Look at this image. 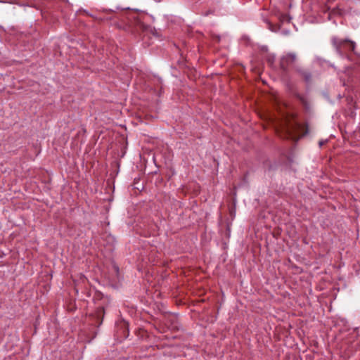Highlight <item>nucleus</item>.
Returning <instances> with one entry per match:
<instances>
[{"instance_id": "obj_3", "label": "nucleus", "mask_w": 360, "mask_h": 360, "mask_svg": "<svg viewBox=\"0 0 360 360\" xmlns=\"http://www.w3.org/2000/svg\"><path fill=\"white\" fill-rule=\"evenodd\" d=\"M136 30L143 34V40H145L146 37L150 38V36L158 37V32L154 27L145 25L141 21L137 22Z\"/></svg>"}, {"instance_id": "obj_4", "label": "nucleus", "mask_w": 360, "mask_h": 360, "mask_svg": "<svg viewBox=\"0 0 360 360\" xmlns=\"http://www.w3.org/2000/svg\"><path fill=\"white\" fill-rule=\"evenodd\" d=\"M105 316V307L103 306L98 307L96 311L90 315L91 324L96 327H99Z\"/></svg>"}, {"instance_id": "obj_7", "label": "nucleus", "mask_w": 360, "mask_h": 360, "mask_svg": "<svg viewBox=\"0 0 360 360\" xmlns=\"http://www.w3.org/2000/svg\"><path fill=\"white\" fill-rule=\"evenodd\" d=\"M117 333L120 334V338L126 339L129 334L128 324L127 323H121L117 328Z\"/></svg>"}, {"instance_id": "obj_8", "label": "nucleus", "mask_w": 360, "mask_h": 360, "mask_svg": "<svg viewBox=\"0 0 360 360\" xmlns=\"http://www.w3.org/2000/svg\"><path fill=\"white\" fill-rule=\"evenodd\" d=\"M101 11L105 13H112L115 12L112 9H108V8H103L101 10Z\"/></svg>"}, {"instance_id": "obj_9", "label": "nucleus", "mask_w": 360, "mask_h": 360, "mask_svg": "<svg viewBox=\"0 0 360 360\" xmlns=\"http://www.w3.org/2000/svg\"><path fill=\"white\" fill-rule=\"evenodd\" d=\"M274 56L272 57V58L271 57H269L267 59L268 63H270V64H272L274 63Z\"/></svg>"}, {"instance_id": "obj_2", "label": "nucleus", "mask_w": 360, "mask_h": 360, "mask_svg": "<svg viewBox=\"0 0 360 360\" xmlns=\"http://www.w3.org/2000/svg\"><path fill=\"white\" fill-rule=\"evenodd\" d=\"M332 43L337 51L341 55L354 51L355 43L351 40L334 37L332 39Z\"/></svg>"}, {"instance_id": "obj_5", "label": "nucleus", "mask_w": 360, "mask_h": 360, "mask_svg": "<svg viewBox=\"0 0 360 360\" xmlns=\"http://www.w3.org/2000/svg\"><path fill=\"white\" fill-rule=\"evenodd\" d=\"M295 72L307 84L312 82L313 75L309 70L297 66V68H295Z\"/></svg>"}, {"instance_id": "obj_1", "label": "nucleus", "mask_w": 360, "mask_h": 360, "mask_svg": "<svg viewBox=\"0 0 360 360\" xmlns=\"http://www.w3.org/2000/svg\"><path fill=\"white\" fill-rule=\"evenodd\" d=\"M297 60L298 57L295 53H287L281 56L279 61V68L282 73L285 75H288L290 70H295V68H297V66L295 65Z\"/></svg>"}, {"instance_id": "obj_11", "label": "nucleus", "mask_w": 360, "mask_h": 360, "mask_svg": "<svg viewBox=\"0 0 360 360\" xmlns=\"http://www.w3.org/2000/svg\"><path fill=\"white\" fill-rule=\"evenodd\" d=\"M82 132L85 133L86 132V129L84 128L82 129Z\"/></svg>"}, {"instance_id": "obj_12", "label": "nucleus", "mask_w": 360, "mask_h": 360, "mask_svg": "<svg viewBox=\"0 0 360 360\" xmlns=\"http://www.w3.org/2000/svg\"><path fill=\"white\" fill-rule=\"evenodd\" d=\"M220 41V38L219 37H217V41Z\"/></svg>"}, {"instance_id": "obj_10", "label": "nucleus", "mask_w": 360, "mask_h": 360, "mask_svg": "<svg viewBox=\"0 0 360 360\" xmlns=\"http://www.w3.org/2000/svg\"><path fill=\"white\" fill-rule=\"evenodd\" d=\"M324 143H325V141H319V146H323L324 144Z\"/></svg>"}, {"instance_id": "obj_6", "label": "nucleus", "mask_w": 360, "mask_h": 360, "mask_svg": "<svg viewBox=\"0 0 360 360\" xmlns=\"http://www.w3.org/2000/svg\"><path fill=\"white\" fill-rule=\"evenodd\" d=\"M293 96L295 98H296L300 102V103L302 104V107L304 108V109L306 112L310 111V110H311L310 103L308 101L307 98L304 95L301 94L297 91H295L293 93Z\"/></svg>"}]
</instances>
